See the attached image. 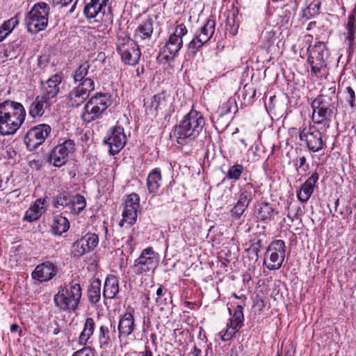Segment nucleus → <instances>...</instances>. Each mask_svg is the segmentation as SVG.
<instances>
[{
  "label": "nucleus",
  "mask_w": 356,
  "mask_h": 356,
  "mask_svg": "<svg viewBox=\"0 0 356 356\" xmlns=\"http://www.w3.org/2000/svg\"><path fill=\"white\" fill-rule=\"evenodd\" d=\"M312 120L314 124L322 125L326 131L330 127L332 117L336 111L335 102L332 97L321 95L312 102Z\"/></svg>",
  "instance_id": "nucleus-4"
},
{
  "label": "nucleus",
  "mask_w": 356,
  "mask_h": 356,
  "mask_svg": "<svg viewBox=\"0 0 356 356\" xmlns=\"http://www.w3.org/2000/svg\"><path fill=\"white\" fill-rule=\"evenodd\" d=\"M308 6L302 12V17L307 19L318 15L321 6V0H307Z\"/></svg>",
  "instance_id": "nucleus-40"
},
{
  "label": "nucleus",
  "mask_w": 356,
  "mask_h": 356,
  "mask_svg": "<svg viewBox=\"0 0 356 356\" xmlns=\"http://www.w3.org/2000/svg\"><path fill=\"white\" fill-rule=\"evenodd\" d=\"M159 261V254L152 247L142 250L139 257L135 259L131 266L134 273L137 275H145L149 273H154Z\"/></svg>",
  "instance_id": "nucleus-10"
},
{
  "label": "nucleus",
  "mask_w": 356,
  "mask_h": 356,
  "mask_svg": "<svg viewBox=\"0 0 356 356\" xmlns=\"http://www.w3.org/2000/svg\"><path fill=\"white\" fill-rule=\"evenodd\" d=\"M86 207V198L81 195L72 196V202L70 205V209L72 213L75 214L80 213Z\"/></svg>",
  "instance_id": "nucleus-41"
},
{
  "label": "nucleus",
  "mask_w": 356,
  "mask_h": 356,
  "mask_svg": "<svg viewBox=\"0 0 356 356\" xmlns=\"http://www.w3.org/2000/svg\"><path fill=\"white\" fill-rule=\"evenodd\" d=\"M166 97L163 93L154 95L149 100L145 101V113L147 115L156 118L159 111L166 106Z\"/></svg>",
  "instance_id": "nucleus-25"
},
{
  "label": "nucleus",
  "mask_w": 356,
  "mask_h": 356,
  "mask_svg": "<svg viewBox=\"0 0 356 356\" xmlns=\"http://www.w3.org/2000/svg\"><path fill=\"white\" fill-rule=\"evenodd\" d=\"M126 140L124 128L117 125L112 129L111 134L105 138L104 143L109 146L110 154L114 156L124 147Z\"/></svg>",
  "instance_id": "nucleus-20"
},
{
  "label": "nucleus",
  "mask_w": 356,
  "mask_h": 356,
  "mask_svg": "<svg viewBox=\"0 0 356 356\" xmlns=\"http://www.w3.org/2000/svg\"><path fill=\"white\" fill-rule=\"evenodd\" d=\"M153 20L152 19H147L143 22L135 32L136 40H145L149 39L153 33Z\"/></svg>",
  "instance_id": "nucleus-32"
},
{
  "label": "nucleus",
  "mask_w": 356,
  "mask_h": 356,
  "mask_svg": "<svg viewBox=\"0 0 356 356\" xmlns=\"http://www.w3.org/2000/svg\"><path fill=\"white\" fill-rule=\"evenodd\" d=\"M96 330V323L91 317H87L83 323L82 330L78 337V344L82 348L75 351L72 356H98L92 345V337Z\"/></svg>",
  "instance_id": "nucleus-7"
},
{
  "label": "nucleus",
  "mask_w": 356,
  "mask_h": 356,
  "mask_svg": "<svg viewBox=\"0 0 356 356\" xmlns=\"http://www.w3.org/2000/svg\"><path fill=\"white\" fill-rule=\"evenodd\" d=\"M50 6L44 2L35 3L25 16L24 22L28 31L37 33L48 25Z\"/></svg>",
  "instance_id": "nucleus-5"
},
{
  "label": "nucleus",
  "mask_w": 356,
  "mask_h": 356,
  "mask_svg": "<svg viewBox=\"0 0 356 356\" xmlns=\"http://www.w3.org/2000/svg\"><path fill=\"white\" fill-rule=\"evenodd\" d=\"M239 329L240 328L237 327V326H234L228 323L227 325V329L225 330H222L219 333L221 340L223 341H227L230 340L239 330Z\"/></svg>",
  "instance_id": "nucleus-47"
},
{
  "label": "nucleus",
  "mask_w": 356,
  "mask_h": 356,
  "mask_svg": "<svg viewBox=\"0 0 356 356\" xmlns=\"http://www.w3.org/2000/svg\"><path fill=\"white\" fill-rule=\"evenodd\" d=\"M51 131L47 124H38L30 129L24 136V143L29 151L35 150L44 143Z\"/></svg>",
  "instance_id": "nucleus-15"
},
{
  "label": "nucleus",
  "mask_w": 356,
  "mask_h": 356,
  "mask_svg": "<svg viewBox=\"0 0 356 356\" xmlns=\"http://www.w3.org/2000/svg\"><path fill=\"white\" fill-rule=\"evenodd\" d=\"M58 267L51 261H44L38 265L32 272L33 280L40 282H48L52 280L57 274Z\"/></svg>",
  "instance_id": "nucleus-22"
},
{
  "label": "nucleus",
  "mask_w": 356,
  "mask_h": 356,
  "mask_svg": "<svg viewBox=\"0 0 356 356\" xmlns=\"http://www.w3.org/2000/svg\"><path fill=\"white\" fill-rule=\"evenodd\" d=\"M95 89V83L92 79L85 80L74 87L68 94L67 104L70 107L81 106L89 97L90 92Z\"/></svg>",
  "instance_id": "nucleus-16"
},
{
  "label": "nucleus",
  "mask_w": 356,
  "mask_h": 356,
  "mask_svg": "<svg viewBox=\"0 0 356 356\" xmlns=\"http://www.w3.org/2000/svg\"><path fill=\"white\" fill-rule=\"evenodd\" d=\"M75 143L72 140H66L56 145L51 152L49 162L54 166L60 167L65 164L68 156L74 151Z\"/></svg>",
  "instance_id": "nucleus-17"
},
{
  "label": "nucleus",
  "mask_w": 356,
  "mask_h": 356,
  "mask_svg": "<svg viewBox=\"0 0 356 356\" xmlns=\"http://www.w3.org/2000/svg\"><path fill=\"white\" fill-rule=\"evenodd\" d=\"M188 33L184 24H177L174 32L170 35L168 40L161 49V55L166 60H173L183 46L182 38Z\"/></svg>",
  "instance_id": "nucleus-9"
},
{
  "label": "nucleus",
  "mask_w": 356,
  "mask_h": 356,
  "mask_svg": "<svg viewBox=\"0 0 356 356\" xmlns=\"http://www.w3.org/2000/svg\"><path fill=\"white\" fill-rule=\"evenodd\" d=\"M243 170H244V167L243 165L235 164L229 168V170L226 174V176L225 177V179H228L238 180L240 178Z\"/></svg>",
  "instance_id": "nucleus-43"
},
{
  "label": "nucleus",
  "mask_w": 356,
  "mask_h": 356,
  "mask_svg": "<svg viewBox=\"0 0 356 356\" xmlns=\"http://www.w3.org/2000/svg\"><path fill=\"white\" fill-rule=\"evenodd\" d=\"M18 22L15 17H12L10 19L6 21L1 26L2 29H4L6 33L10 34L15 26L17 25Z\"/></svg>",
  "instance_id": "nucleus-51"
},
{
  "label": "nucleus",
  "mask_w": 356,
  "mask_h": 356,
  "mask_svg": "<svg viewBox=\"0 0 356 356\" xmlns=\"http://www.w3.org/2000/svg\"><path fill=\"white\" fill-rule=\"evenodd\" d=\"M79 0H54V3L56 5H61L63 7L71 6L68 11L69 13L74 12Z\"/></svg>",
  "instance_id": "nucleus-52"
},
{
  "label": "nucleus",
  "mask_w": 356,
  "mask_h": 356,
  "mask_svg": "<svg viewBox=\"0 0 356 356\" xmlns=\"http://www.w3.org/2000/svg\"><path fill=\"white\" fill-rule=\"evenodd\" d=\"M259 248L255 245H252L248 250L250 254H252V258L254 259L255 261L258 259Z\"/></svg>",
  "instance_id": "nucleus-56"
},
{
  "label": "nucleus",
  "mask_w": 356,
  "mask_h": 356,
  "mask_svg": "<svg viewBox=\"0 0 356 356\" xmlns=\"http://www.w3.org/2000/svg\"><path fill=\"white\" fill-rule=\"evenodd\" d=\"M316 27V22L315 21H312V22H310L308 24H307V31H312L313 29H315Z\"/></svg>",
  "instance_id": "nucleus-62"
},
{
  "label": "nucleus",
  "mask_w": 356,
  "mask_h": 356,
  "mask_svg": "<svg viewBox=\"0 0 356 356\" xmlns=\"http://www.w3.org/2000/svg\"><path fill=\"white\" fill-rule=\"evenodd\" d=\"M248 207V205L238 200L234 207L230 211L232 218L236 220L239 219L245 213Z\"/></svg>",
  "instance_id": "nucleus-44"
},
{
  "label": "nucleus",
  "mask_w": 356,
  "mask_h": 356,
  "mask_svg": "<svg viewBox=\"0 0 356 356\" xmlns=\"http://www.w3.org/2000/svg\"><path fill=\"white\" fill-rule=\"evenodd\" d=\"M156 294L157 296V298H162L164 296H169L170 297L171 293L168 291L167 289H164L162 286H160L156 292Z\"/></svg>",
  "instance_id": "nucleus-55"
},
{
  "label": "nucleus",
  "mask_w": 356,
  "mask_h": 356,
  "mask_svg": "<svg viewBox=\"0 0 356 356\" xmlns=\"http://www.w3.org/2000/svg\"><path fill=\"white\" fill-rule=\"evenodd\" d=\"M139 203L140 197L137 193H133L127 197L122 213V219L120 222L121 227L124 226L125 223L131 226L136 222Z\"/></svg>",
  "instance_id": "nucleus-18"
},
{
  "label": "nucleus",
  "mask_w": 356,
  "mask_h": 356,
  "mask_svg": "<svg viewBox=\"0 0 356 356\" xmlns=\"http://www.w3.org/2000/svg\"><path fill=\"white\" fill-rule=\"evenodd\" d=\"M303 212L302 209L300 207H297L295 209L294 213H293V218H298L300 216L302 215Z\"/></svg>",
  "instance_id": "nucleus-60"
},
{
  "label": "nucleus",
  "mask_w": 356,
  "mask_h": 356,
  "mask_svg": "<svg viewBox=\"0 0 356 356\" xmlns=\"http://www.w3.org/2000/svg\"><path fill=\"white\" fill-rule=\"evenodd\" d=\"M314 33L316 40H321V41H324L325 44H326V42L330 35V31L327 26L323 25L318 26L315 29Z\"/></svg>",
  "instance_id": "nucleus-49"
},
{
  "label": "nucleus",
  "mask_w": 356,
  "mask_h": 356,
  "mask_svg": "<svg viewBox=\"0 0 356 356\" xmlns=\"http://www.w3.org/2000/svg\"><path fill=\"white\" fill-rule=\"evenodd\" d=\"M116 46L117 51L124 64L135 65L138 63L141 52L134 40L125 35H119Z\"/></svg>",
  "instance_id": "nucleus-8"
},
{
  "label": "nucleus",
  "mask_w": 356,
  "mask_h": 356,
  "mask_svg": "<svg viewBox=\"0 0 356 356\" xmlns=\"http://www.w3.org/2000/svg\"><path fill=\"white\" fill-rule=\"evenodd\" d=\"M286 245L282 240L272 241L267 248L264 257V264L270 270H278L285 258Z\"/></svg>",
  "instance_id": "nucleus-11"
},
{
  "label": "nucleus",
  "mask_w": 356,
  "mask_h": 356,
  "mask_svg": "<svg viewBox=\"0 0 356 356\" xmlns=\"http://www.w3.org/2000/svg\"><path fill=\"white\" fill-rule=\"evenodd\" d=\"M111 105V100L109 94L96 93L84 106V111L82 115L83 121L90 122L100 118Z\"/></svg>",
  "instance_id": "nucleus-6"
},
{
  "label": "nucleus",
  "mask_w": 356,
  "mask_h": 356,
  "mask_svg": "<svg viewBox=\"0 0 356 356\" xmlns=\"http://www.w3.org/2000/svg\"><path fill=\"white\" fill-rule=\"evenodd\" d=\"M108 0H85L83 13L87 18H95L100 13H104Z\"/></svg>",
  "instance_id": "nucleus-28"
},
{
  "label": "nucleus",
  "mask_w": 356,
  "mask_h": 356,
  "mask_svg": "<svg viewBox=\"0 0 356 356\" xmlns=\"http://www.w3.org/2000/svg\"><path fill=\"white\" fill-rule=\"evenodd\" d=\"M238 111L237 104L235 98L229 97L226 102H223L218 109V113L219 116L222 117L223 115L234 113H236Z\"/></svg>",
  "instance_id": "nucleus-39"
},
{
  "label": "nucleus",
  "mask_w": 356,
  "mask_h": 356,
  "mask_svg": "<svg viewBox=\"0 0 356 356\" xmlns=\"http://www.w3.org/2000/svg\"><path fill=\"white\" fill-rule=\"evenodd\" d=\"M72 196L67 191H63L57 194L53 200V205L56 209L70 207Z\"/></svg>",
  "instance_id": "nucleus-37"
},
{
  "label": "nucleus",
  "mask_w": 356,
  "mask_h": 356,
  "mask_svg": "<svg viewBox=\"0 0 356 356\" xmlns=\"http://www.w3.org/2000/svg\"><path fill=\"white\" fill-rule=\"evenodd\" d=\"M276 214L275 209L269 203L260 202L255 207L254 216L259 221L270 222L274 219Z\"/></svg>",
  "instance_id": "nucleus-27"
},
{
  "label": "nucleus",
  "mask_w": 356,
  "mask_h": 356,
  "mask_svg": "<svg viewBox=\"0 0 356 356\" xmlns=\"http://www.w3.org/2000/svg\"><path fill=\"white\" fill-rule=\"evenodd\" d=\"M50 106L49 100L41 95H38L29 107V114L33 118H40Z\"/></svg>",
  "instance_id": "nucleus-26"
},
{
  "label": "nucleus",
  "mask_w": 356,
  "mask_h": 356,
  "mask_svg": "<svg viewBox=\"0 0 356 356\" xmlns=\"http://www.w3.org/2000/svg\"><path fill=\"white\" fill-rule=\"evenodd\" d=\"M62 82V76L58 74L51 76L47 81H41V96L50 101L54 98L60 90V84Z\"/></svg>",
  "instance_id": "nucleus-23"
},
{
  "label": "nucleus",
  "mask_w": 356,
  "mask_h": 356,
  "mask_svg": "<svg viewBox=\"0 0 356 356\" xmlns=\"http://www.w3.org/2000/svg\"><path fill=\"white\" fill-rule=\"evenodd\" d=\"M82 289L79 280H72L59 287L54 297L55 306L60 310L75 312L81 302Z\"/></svg>",
  "instance_id": "nucleus-3"
},
{
  "label": "nucleus",
  "mask_w": 356,
  "mask_h": 356,
  "mask_svg": "<svg viewBox=\"0 0 356 356\" xmlns=\"http://www.w3.org/2000/svg\"><path fill=\"white\" fill-rule=\"evenodd\" d=\"M135 318L133 312H127L119 316L118 323V337L122 341L129 339L134 336V332L136 330Z\"/></svg>",
  "instance_id": "nucleus-19"
},
{
  "label": "nucleus",
  "mask_w": 356,
  "mask_h": 356,
  "mask_svg": "<svg viewBox=\"0 0 356 356\" xmlns=\"http://www.w3.org/2000/svg\"><path fill=\"white\" fill-rule=\"evenodd\" d=\"M116 337V325L114 322L102 324L99 327L97 341L100 349L111 348Z\"/></svg>",
  "instance_id": "nucleus-21"
},
{
  "label": "nucleus",
  "mask_w": 356,
  "mask_h": 356,
  "mask_svg": "<svg viewBox=\"0 0 356 356\" xmlns=\"http://www.w3.org/2000/svg\"><path fill=\"white\" fill-rule=\"evenodd\" d=\"M10 330L11 332H16L19 330V327L17 324L14 323L10 325Z\"/></svg>",
  "instance_id": "nucleus-63"
},
{
  "label": "nucleus",
  "mask_w": 356,
  "mask_h": 356,
  "mask_svg": "<svg viewBox=\"0 0 356 356\" xmlns=\"http://www.w3.org/2000/svg\"><path fill=\"white\" fill-rule=\"evenodd\" d=\"M60 330L58 325L52 331V332L54 335L58 334L60 333Z\"/></svg>",
  "instance_id": "nucleus-64"
},
{
  "label": "nucleus",
  "mask_w": 356,
  "mask_h": 356,
  "mask_svg": "<svg viewBox=\"0 0 356 356\" xmlns=\"http://www.w3.org/2000/svg\"><path fill=\"white\" fill-rule=\"evenodd\" d=\"M69 228L70 222L67 218L61 215L54 216L51 224V229L54 234L61 235L66 232Z\"/></svg>",
  "instance_id": "nucleus-34"
},
{
  "label": "nucleus",
  "mask_w": 356,
  "mask_h": 356,
  "mask_svg": "<svg viewBox=\"0 0 356 356\" xmlns=\"http://www.w3.org/2000/svg\"><path fill=\"white\" fill-rule=\"evenodd\" d=\"M229 26L231 27V30L229 31V33L232 34V35H235L236 34V33H237L238 26L236 25L235 27H232L231 25H230V19H228L227 22V24H226V29L227 31H229Z\"/></svg>",
  "instance_id": "nucleus-58"
},
{
  "label": "nucleus",
  "mask_w": 356,
  "mask_h": 356,
  "mask_svg": "<svg viewBox=\"0 0 356 356\" xmlns=\"http://www.w3.org/2000/svg\"><path fill=\"white\" fill-rule=\"evenodd\" d=\"M203 114L191 109L175 127L174 135L179 145H184L195 140L202 131L205 126Z\"/></svg>",
  "instance_id": "nucleus-2"
},
{
  "label": "nucleus",
  "mask_w": 356,
  "mask_h": 356,
  "mask_svg": "<svg viewBox=\"0 0 356 356\" xmlns=\"http://www.w3.org/2000/svg\"><path fill=\"white\" fill-rule=\"evenodd\" d=\"M308 62L314 74L319 73L327 65L326 60L329 57V51L324 41H318L314 46H309Z\"/></svg>",
  "instance_id": "nucleus-14"
},
{
  "label": "nucleus",
  "mask_w": 356,
  "mask_h": 356,
  "mask_svg": "<svg viewBox=\"0 0 356 356\" xmlns=\"http://www.w3.org/2000/svg\"><path fill=\"white\" fill-rule=\"evenodd\" d=\"M9 34L0 26V42H2Z\"/></svg>",
  "instance_id": "nucleus-61"
},
{
  "label": "nucleus",
  "mask_w": 356,
  "mask_h": 356,
  "mask_svg": "<svg viewBox=\"0 0 356 356\" xmlns=\"http://www.w3.org/2000/svg\"><path fill=\"white\" fill-rule=\"evenodd\" d=\"M243 307L241 305H237L229 323L241 328L243 325Z\"/></svg>",
  "instance_id": "nucleus-42"
},
{
  "label": "nucleus",
  "mask_w": 356,
  "mask_h": 356,
  "mask_svg": "<svg viewBox=\"0 0 356 356\" xmlns=\"http://www.w3.org/2000/svg\"><path fill=\"white\" fill-rule=\"evenodd\" d=\"M156 302L157 305L161 307V309H163L164 307L168 306L172 302V294H170V297L166 296L162 298H156Z\"/></svg>",
  "instance_id": "nucleus-53"
},
{
  "label": "nucleus",
  "mask_w": 356,
  "mask_h": 356,
  "mask_svg": "<svg viewBox=\"0 0 356 356\" xmlns=\"http://www.w3.org/2000/svg\"><path fill=\"white\" fill-rule=\"evenodd\" d=\"M119 280L114 275H108L104 282L103 297L105 299H113L119 293Z\"/></svg>",
  "instance_id": "nucleus-29"
},
{
  "label": "nucleus",
  "mask_w": 356,
  "mask_h": 356,
  "mask_svg": "<svg viewBox=\"0 0 356 356\" xmlns=\"http://www.w3.org/2000/svg\"><path fill=\"white\" fill-rule=\"evenodd\" d=\"M319 179V175L314 172L308 179L301 185L297 191V197L302 203H306L312 195L316 184Z\"/></svg>",
  "instance_id": "nucleus-24"
},
{
  "label": "nucleus",
  "mask_w": 356,
  "mask_h": 356,
  "mask_svg": "<svg viewBox=\"0 0 356 356\" xmlns=\"http://www.w3.org/2000/svg\"><path fill=\"white\" fill-rule=\"evenodd\" d=\"M101 281L99 279L93 280L88 290V300L92 304L97 303L101 298Z\"/></svg>",
  "instance_id": "nucleus-36"
},
{
  "label": "nucleus",
  "mask_w": 356,
  "mask_h": 356,
  "mask_svg": "<svg viewBox=\"0 0 356 356\" xmlns=\"http://www.w3.org/2000/svg\"><path fill=\"white\" fill-rule=\"evenodd\" d=\"M82 239L87 245V249L90 251L93 250L99 243V237L95 234L87 233L82 237Z\"/></svg>",
  "instance_id": "nucleus-48"
},
{
  "label": "nucleus",
  "mask_w": 356,
  "mask_h": 356,
  "mask_svg": "<svg viewBox=\"0 0 356 356\" xmlns=\"http://www.w3.org/2000/svg\"><path fill=\"white\" fill-rule=\"evenodd\" d=\"M72 252L75 257H79L90 252V250L87 249V245L81 238L74 243L72 245Z\"/></svg>",
  "instance_id": "nucleus-46"
},
{
  "label": "nucleus",
  "mask_w": 356,
  "mask_h": 356,
  "mask_svg": "<svg viewBox=\"0 0 356 356\" xmlns=\"http://www.w3.org/2000/svg\"><path fill=\"white\" fill-rule=\"evenodd\" d=\"M46 200L37 199L33 204L26 211L24 220L29 222H33L39 219L45 211Z\"/></svg>",
  "instance_id": "nucleus-30"
},
{
  "label": "nucleus",
  "mask_w": 356,
  "mask_h": 356,
  "mask_svg": "<svg viewBox=\"0 0 356 356\" xmlns=\"http://www.w3.org/2000/svg\"><path fill=\"white\" fill-rule=\"evenodd\" d=\"M355 17L350 15L348 17V22L346 26V32L345 35V42L349 49H353L355 44Z\"/></svg>",
  "instance_id": "nucleus-33"
},
{
  "label": "nucleus",
  "mask_w": 356,
  "mask_h": 356,
  "mask_svg": "<svg viewBox=\"0 0 356 356\" xmlns=\"http://www.w3.org/2000/svg\"><path fill=\"white\" fill-rule=\"evenodd\" d=\"M26 111L22 104L5 100L0 103V135H14L24 124Z\"/></svg>",
  "instance_id": "nucleus-1"
},
{
  "label": "nucleus",
  "mask_w": 356,
  "mask_h": 356,
  "mask_svg": "<svg viewBox=\"0 0 356 356\" xmlns=\"http://www.w3.org/2000/svg\"><path fill=\"white\" fill-rule=\"evenodd\" d=\"M344 99L351 108H355V93L350 86H347L343 92Z\"/></svg>",
  "instance_id": "nucleus-50"
},
{
  "label": "nucleus",
  "mask_w": 356,
  "mask_h": 356,
  "mask_svg": "<svg viewBox=\"0 0 356 356\" xmlns=\"http://www.w3.org/2000/svg\"><path fill=\"white\" fill-rule=\"evenodd\" d=\"M90 65L89 63L86 61L81 64L74 72L72 74V77L74 79V81L75 83L79 82L83 83L85 80L91 79L90 77H86L87 74H88Z\"/></svg>",
  "instance_id": "nucleus-38"
},
{
  "label": "nucleus",
  "mask_w": 356,
  "mask_h": 356,
  "mask_svg": "<svg viewBox=\"0 0 356 356\" xmlns=\"http://www.w3.org/2000/svg\"><path fill=\"white\" fill-rule=\"evenodd\" d=\"M140 356H153V353L149 347L145 346V350L139 353Z\"/></svg>",
  "instance_id": "nucleus-59"
},
{
  "label": "nucleus",
  "mask_w": 356,
  "mask_h": 356,
  "mask_svg": "<svg viewBox=\"0 0 356 356\" xmlns=\"http://www.w3.org/2000/svg\"><path fill=\"white\" fill-rule=\"evenodd\" d=\"M162 177L161 170L154 168L147 178V186L149 193H156L161 185Z\"/></svg>",
  "instance_id": "nucleus-31"
},
{
  "label": "nucleus",
  "mask_w": 356,
  "mask_h": 356,
  "mask_svg": "<svg viewBox=\"0 0 356 356\" xmlns=\"http://www.w3.org/2000/svg\"><path fill=\"white\" fill-rule=\"evenodd\" d=\"M306 158L305 156H300L297 160L296 165V170L302 169L304 171H307L308 169V165L306 164Z\"/></svg>",
  "instance_id": "nucleus-54"
},
{
  "label": "nucleus",
  "mask_w": 356,
  "mask_h": 356,
  "mask_svg": "<svg viewBox=\"0 0 356 356\" xmlns=\"http://www.w3.org/2000/svg\"><path fill=\"white\" fill-rule=\"evenodd\" d=\"M72 252L75 257H79L90 252V250L87 249V245L81 238L74 243L72 245Z\"/></svg>",
  "instance_id": "nucleus-45"
},
{
  "label": "nucleus",
  "mask_w": 356,
  "mask_h": 356,
  "mask_svg": "<svg viewBox=\"0 0 356 356\" xmlns=\"http://www.w3.org/2000/svg\"><path fill=\"white\" fill-rule=\"evenodd\" d=\"M216 22L213 19H207L200 29L197 30L193 38L188 44V54L195 55L207 43L214 34Z\"/></svg>",
  "instance_id": "nucleus-13"
},
{
  "label": "nucleus",
  "mask_w": 356,
  "mask_h": 356,
  "mask_svg": "<svg viewBox=\"0 0 356 356\" xmlns=\"http://www.w3.org/2000/svg\"><path fill=\"white\" fill-rule=\"evenodd\" d=\"M299 138L304 142L309 151L318 152L326 146L325 139L323 138L321 131L314 125H302L300 127Z\"/></svg>",
  "instance_id": "nucleus-12"
},
{
  "label": "nucleus",
  "mask_w": 356,
  "mask_h": 356,
  "mask_svg": "<svg viewBox=\"0 0 356 356\" xmlns=\"http://www.w3.org/2000/svg\"><path fill=\"white\" fill-rule=\"evenodd\" d=\"M188 356H202V350L197 346H194L188 353Z\"/></svg>",
  "instance_id": "nucleus-57"
},
{
  "label": "nucleus",
  "mask_w": 356,
  "mask_h": 356,
  "mask_svg": "<svg viewBox=\"0 0 356 356\" xmlns=\"http://www.w3.org/2000/svg\"><path fill=\"white\" fill-rule=\"evenodd\" d=\"M255 193L256 191L253 185L252 184L247 183L240 188L238 200L243 202L249 206L250 203L254 197Z\"/></svg>",
  "instance_id": "nucleus-35"
}]
</instances>
